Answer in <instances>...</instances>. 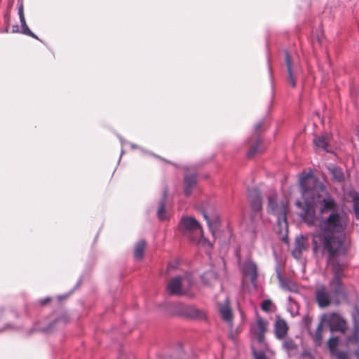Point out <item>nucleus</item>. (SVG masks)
<instances>
[{
    "label": "nucleus",
    "mask_w": 359,
    "mask_h": 359,
    "mask_svg": "<svg viewBox=\"0 0 359 359\" xmlns=\"http://www.w3.org/2000/svg\"><path fill=\"white\" fill-rule=\"evenodd\" d=\"M328 170L335 182L341 183L345 180L344 173L341 168L332 165L328 168Z\"/></svg>",
    "instance_id": "obj_20"
},
{
    "label": "nucleus",
    "mask_w": 359,
    "mask_h": 359,
    "mask_svg": "<svg viewBox=\"0 0 359 359\" xmlns=\"http://www.w3.org/2000/svg\"><path fill=\"white\" fill-rule=\"evenodd\" d=\"M306 250V239L303 236L297 237L294 241V249L292 250V256L296 259H299Z\"/></svg>",
    "instance_id": "obj_12"
},
{
    "label": "nucleus",
    "mask_w": 359,
    "mask_h": 359,
    "mask_svg": "<svg viewBox=\"0 0 359 359\" xmlns=\"http://www.w3.org/2000/svg\"><path fill=\"white\" fill-rule=\"evenodd\" d=\"M345 344L346 346L351 344L359 346V328L353 327L351 333L346 336Z\"/></svg>",
    "instance_id": "obj_19"
},
{
    "label": "nucleus",
    "mask_w": 359,
    "mask_h": 359,
    "mask_svg": "<svg viewBox=\"0 0 359 359\" xmlns=\"http://www.w3.org/2000/svg\"><path fill=\"white\" fill-rule=\"evenodd\" d=\"M272 302L269 299H266L262 302L261 304V309L266 312H269L271 310Z\"/></svg>",
    "instance_id": "obj_30"
},
{
    "label": "nucleus",
    "mask_w": 359,
    "mask_h": 359,
    "mask_svg": "<svg viewBox=\"0 0 359 359\" xmlns=\"http://www.w3.org/2000/svg\"><path fill=\"white\" fill-rule=\"evenodd\" d=\"M50 300H51L50 298L47 297V298L41 299L40 303H41V305H46V304L50 302Z\"/></svg>",
    "instance_id": "obj_36"
},
{
    "label": "nucleus",
    "mask_w": 359,
    "mask_h": 359,
    "mask_svg": "<svg viewBox=\"0 0 359 359\" xmlns=\"http://www.w3.org/2000/svg\"><path fill=\"white\" fill-rule=\"evenodd\" d=\"M278 278L280 285L283 290L290 292L297 291V285L294 282L282 277L280 274L278 275Z\"/></svg>",
    "instance_id": "obj_17"
},
{
    "label": "nucleus",
    "mask_w": 359,
    "mask_h": 359,
    "mask_svg": "<svg viewBox=\"0 0 359 359\" xmlns=\"http://www.w3.org/2000/svg\"><path fill=\"white\" fill-rule=\"evenodd\" d=\"M283 346L284 349L288 353L289 356L296 353L298 348V346L292 339L285 340L283 344Z\"/></svg>",
    "instance_id": "obj_25"
},
{
    "label": "nucleus",
    "mask_w": 359,
    "mask_h": 359,
    "mask_svg": "<svg viewBox=\"0 0 359 359\" xmlns=\"http://www.w3.org/2000/svg\"><path fill=\"white\" fill-rule=\"evenodd\" d=\"M69 321V316L67 313H64L62 314V316L61 317H60L59 318L56 319L53 323H62L63 324H65L67 323V322Z\"/></svg>",
    "instance_id": "obj_32"
},
{
    "label": "nucleus",
    "mask_w": 359,
    "mask_h": 359,
    "mask_svg": "<svg viewBox=\"0 0 359 359\" xmlns=\"http://www.w3.org/2000/svg\"><path fill=\"white\" fill-rule=\"evenodd\" d=\"M262 123L259 122V123H257L255 126V132L258 133L259 131V130L262 128Z\"/></svg>",
    "instance_id": "obj_37"
},
{
    "label": "nucleus",
    "mask_w": 359,
    "mask_h": 359,
    "mask_svg": "<svg viewBox=\"0 0 359 359\" xmlns=\"http://www.w3.org/2000/svg\"><path fill=\"white\" fill-rule=\"evenodd\" d=\"M219 311L222 319L227 322L229 325H232L233 314L230 307L226 305L222 306L220 307Z\"/></svg>",
    "instance_id": "obj_24"
},
{
    "label": "nucleus",
    "mask_w": 359,
    "mask_h": 359,
    "mask_svg": "<svg viewBox=\"0 0 359 359\" xmlns=\"http://www.w3.org/2000/svg\"><path fill=\"white\" fill-rule=\"evenodd\" d=\"M333 355L336 359H350L348 352L344 351L335 350Z\"/></svg>",
    "instance_id": "obj_28"
},
{
    "label": "nucleus",
    "mask_w": 359,
    "mask_h": 359,
    "mask_svg": "<svg viewBox=\"0 0 359 359\" xmlns=\"http://www.w3.org/2000/svg\"><path fill=\"white\" fill-rule=\"evenodd\" d=\"M167 198V191L163 193V197L159 201L158 207L157 210V215L161 220H164L167 218L166 211H165V203Z\"/></svg>",
    "instance_id": "obj_23"
},
{
    "label": "nucleus",
    "mask_w": 359,
    "mask_h": 359,
    "mask_svg": "<svg viewBox=\"0 0 359 359\" xmlns=\"http://www.w3.org/2000/svg\"><path fill=\"white\" fill-rule=\"evenodd\" d=\"M269 323L266 320L257 316L255 323L251 325V332L256 337L259 343L264 341V334L267 331Z\"/></svg>",
    "instance_id": "obj_8"
},
{
    "label": "nucleus",
    "mask_w": 359,
    "mask_h": 359,
    "mask_svg": "<svg viewBox=\"0 0 359 359\" xmlns=\"http://www.w3.org/2000/svg\"><path fill=\"white\" fill-rule=\"evenodd\" d=\"M22 33L27 35V36H32L33 38H35L36 39L37 37L35 36V34L29 29V28L28 27V26H25V27H23L22 28Z\"/></svg>",
    "instance_id": "obj_33"
},
{
    "label": "nucleus",
    "mask_w": 359,
    "mask_h": 359,
    "mask_svg": "<svg viewBox=\"0 0 359 359\" xmlns=\"http://www.w3.org/2000/svg\"><path fill=\"white\" fill-rule=\"evenodd\" d=\"M18 15H19V17H20V21H24V18H25V15H24V9H23V6L22 5H20V6L19 7Z\"/></svg>",
    "instance_id": "obj_35"
},
{
    "label": "nucleus",
    "mask_w": 359,
    "mask_h": 359,
    "mask_svg": "<svg viewBox=\"0 0 359 359\" xmlns=\"http://www.w3.org/2000/svg\"><path fill=\"white\" fill-rule=\"evenodd\" d=\"M355 355H356V357L358 358V359H359V350L355 351Z\"/></svg>",
    "instance_id": "obj_41"
},
{
    "label": "nucleus",
    "mask_w": 359,
    "mask_h": 359,
    "mask_svg": "<svg viewBox=\"0 0 359 359\" xmlns=\"http://www.w3.org/2000/svg\"><path fill=\"white\" fill-rule=\"evenodd\" d=\"M353 327L359 328V309H356L353 313Z\"/></svg>",
    "instance_id": "obj_31"
},
{
    "label": "nucleus",
    "mask_w": 359,
    "mask_h": 359,
    "mask_svg": "<svg viewBox=\"0 0 359 359\" xmlns=\"http://www.w3.org/2000/svg\"><path fill=\"white\" fill-rule=\"evenodd\" d=\"M268 201V208L277 216L278 222L280 224L282 222L287 223V203L283 201L278 203L276 194L269 196Z\"/></svg>",
    "instance_id": "obj_6"
},
{
    "label": "nucleus",
    "mask_w": 359,
    "mask_h": 359,
    "mask_svg": "<svg viewBox=\"0 0 359 359\" xmlns=\"http://www.w3.org/2000/svg\"><path fill=\"white\" fill-rule=\"evenodd\" d=\"M192 284L191 276L186 273L184 276L172 278L167 284V290L170 295L193 297L194 294L190 291Z\"/></svg>",
    "instance_id": "obj_3"
},
{
    "label": "nucleus",
    "mask_w": 359,
    "mask_h": 359,
    "mask_svg": "<svg viewBox=\"0 0 359 359\" xmlns=\"http://www.w3.org/2000/svg\"><path fill=\"white\" fill-rule=\"evenodd\" d=\"M328 211L332 213L320 219L318 225L319 230L313 235V251L327 255V262L332 266L334 274L332 279L341 280L344 276V267L334 258L345 254L344 232L349 219L346 212L330 197L323 199L320 204V212Z\"/></svg>",
    "instance_id": "obj_1"
},
{
    "label": "nucleus",
    "mask_w": 359,
    "mask_h": 359,
    "mask_svg": "<svg viewBox=\"0 0 359 359\" xmlns=\"http://www.w3.org/2000/svg\"><path fill=\"white\" fill-rule=\"evenodd\" d=\"M296 205H297V206L300 207V206H301V205H302V203H301V202L297 201V202L296 203Z\"/></svg>",
    "instance_id": "obj_42"
},
{
    "label": "nucleus",
    "mask_w": 359,
    "mask_h": 359,
    "mask_svg": "<svg viewBox=\"0 0 359 359\" xmlns=\"http://www.w3.org/2000/svg\"><path fill=\"white\" fill-rule=\"evenodd\" d=\"M196 176L195 174H187L184 178V191L186 196H189L196 186Z\"/></svg>",
    "instance_id": "obj_14"
},
{
    "label": "nucleus",
    "mask_w": 359,
    "mask_h": 359,
    "mask_svg": "<svg viewBox=\"0 0 359 359\" xmlns=\"http://www.w3.org/2000/svg\"><path fill=\"white\" fill-rule=\"evenodd\" d=\"M332 293L335 296H344L346 294L343 283L341 280L332 279L330 283Z\"/></svg>",
    "instance_id": "obj_18"
},
{
    "label": "nucleus",
    "mask_w": 359,
    "mask_h": 359,
    "mask_svg": "<svg viewBox=\"0 0 359 359\" xmlns=\"http://www.w3.org/2000/svg\"><path fill=\"white\" fill-rule=\"evenodd\" d=\"M323 322L321 320V322L318 324L313 335V340L316 346H320L322 344L323 331Z\"/></svg>",
    "instance_id": "obj_26"
},
{
    "label": "nucleus",
    "mask_w": 359,
    "mask_h": 359,
    "mask_svg": "<svg viewBox=\"0 0 359 359\" xmlns=\"http://www.w3.org/2000/svg\"><path fill=\"white\" fill-rule=\"evenodd\" d=\"M337 341L338 339L337 337H332L328 340L327 345L332 354L334 353V351L337 350L336 348L337 346Z\"/></svg>",
    "instance_id": "obj_29"
},
{
    "label": "nucleus",
    "mask_w": 359,
    "mask_h": 359,
    "mask_svg": "<svg viewBox=\"0 0 359 359\" xmlns=\"http://www.w3.org/2000/svg\"><path fill=\"white\" fill-rule=\"evenodd\" d=\"M248 201L251 208L255 212H259L262 208L261 193L257 188H252L248 191Z\"/></svg>",
    "instance_id": "obj_10"
},
{
    "label": "nucleus",
    "mask_w": 359,
    "mask_h": 359,
    "mask_svg": "<svg viewBox=\"0 0 359 359\" xmlns=\"http://www.w3.org/2000/svg\"><path fill=\"white\" fill-rule=\"evenodd\" d=\"M180 227L183 234L191 240L195 241L203 236V231L197 220L193 217H184L181 219Z\"/></svg>",
    "instance_id": "obj_4"
},
{
    "label": "nucleus",
    "mask_w": 359,
    "mask_h": 359,
    "mask_svg": "<svg viewBox=\"0 0 359 359\" xmlns=\"http://www.w3.org/2000/svg\"><path fill=\"white\" fill-rule=\"evenodd\" d=\"M147 243L144 240L139 241L134 247V257L135 259L141 260L144 257Z\"/></svg>",
    "instance_id": "obj_21"
},
{
    "label": "nucleus",
    "mask_w": 359,
    "mask_h": 359,
    "mask_svg": "<svg viewBox=\"0 0 359 359\" xmlns=\"http://www.w3.org/2000/svg\"><path fill=\"white\" fill-rule=\"evenodd\" d=\"M322 321L326 323L331 331L339 332L345 334L348 329V323L339 313L332 312L324 314Z\"/></svg>",
    "instance_id": "obj_5"
},
{
    "label": "nucleus",
    "mask_w": 359,
    "mask_h": 359,
    "mask_svg": "<svg viewBox=\"0 0 359 359\" xmlns=\"http://www.w3.org/2000/svg\"><path fill=\"white\" fill-rule=\"evenodd\" d=\"M204 217H205V220L207 221L208 224H209V226H210V229H212V226H211V224H210V223L209 222L208 217V216L205 214L204 215Z\"/></svg>",
    "instance_id": "obj_40"
},
{
    "label": "nucleus",
    "mask_w": 359,
    "mask_h": 359,
    "mask_svg": "<svg viewBox=\"0 0 359 359\" xmlns=\"http://www.w3.org/2000/svg\"><path fill=\"white\" fill-rule=\"evenodd\" d=\"M20 22H21L22 28L25 27V26H27V25L26 23L25 18H24V21H20Z\"/></svg>",
    "instance_id": "obj_39"
},
{
    "label": "nucleus",
    "mask_w": 359,
    "mask_h": 359,
    "mask_svg": "<svg viewBox=\"0 0 359 359\" xmlns=\"http://www.w3.org/2000/svg\"><path fill=\"white\" fill-rule=\"evenodd\" d=\"M175 268V265L170 263L168 265V271H170L172 269H174Z\"/></svg>",
    "instance_id": "obj_38"
},
{
    "label": "nucleus",
    "mask_w": 359,
    "mask_h": 359,
    "mask_svg": "<svg viewBox=\"0 0 359 359\" xmlns=\"http://www.w3.org/2000/svg\"><path fill=\"white\" fill-rule=\"evenodd\" d=\"M353 211L355 213V218L359 219V196L356 194L353 198Z\"/></svg>",
    "instance_id": "obj_27"
},
{
    "label": "nucleus",
    "mask_w": 359,
    "mask_h": 359,
    "mask_svg": "<svg viewBox=\"0 0 359 359\" xmlns=\"http://www.w3.org/2000/svg\"><path fill=\"white\" fill-rule=\"evenodd\" d=\"M285 62L287 67V81L288 84L295 88L297 86V79L301 72L298 65L294 64L288 51H285Z\"/></svg>",
    "instance_id": "obj_7"
},
{
    "label": "nucleus",
    "mask_w": 359,
    "mask_h": 359,
    "mask_svg": "<svg viewBox=\"0 0 359 359\" xmlns=\"http://www.w3.org/2000/svg\"><path fill=\"white\" fill-rule=\"evenodd\" d=\"M316 300L319 307L326 308L331 304L332 292L325 286L320 285L316 289Z\"/></svg>",
    "instance_id": "obj_9"
},
{
    "label": "nucleus",
    "mask_w": 359,
    "mask_h": 359,
    "mask_svg": "<svg viewBox=\"0 0 359 359\" xmlns=\"http://www.w3.org/2000/svg\"><path fill=\"white\" fill-rule=\"evenodd\" d=\"M288 329V325L284 319L278 318L275 322L274 330L278 339H283L287 335Z\"/></svg>",
    "instance_id": "obj_13"
},
{
    "label": "nucleus",
    "mask_w": 359,
    "mask_h": 359,
    "mask_svg": "<svg viewBox=\"0 0 359 359\" xmlns=\"http://www.w3.org/2000/svg\"><path fill=\"white\" fill-rule=\"evenodd\" d=\"M313 144L317 149L330 152V137L327 135L316 136Z\"/></svg>",
    "instance_id": "obj_16"
},
{
    "label": "nucleus",
    "mask_w": 359,
    "mask_h": 359,
    "mask_svg": "<svg viewBox=\"0 0 359 359\" xmlns=\"http://www.w3.org/2000/svg\"><path fill=\"white\" fill-rule=\"evenodd\" d=\"M255 359H266V355L264 352H255L254 353Z\"/></svg>",
    "instance_id": "obj_34"
},
{
    "label": "nucleus",
    "mask_w": 359,
    "mask_h": 359,
    "mask_svg": "<svg viewBox=\"0 0 359 359\" xmlns=\"http://www.w3.org/2000/svg\"><path fill=\"white\" fill-rule=\"evenodd\" d=\"M182 313L190 318L203 319L205 318V313L193 306H186L182 309Z\"/></svg>",
    "instance_id": "obj_15"
},
{
    "label": "nucleus",
    "mask_w": 359,
    "mask_h": 359,
    "mask_svg": "<svg viewBox=\"0 0 359 359\" xmlns=\"http://www.w3.org/2000/svg\"><path fill=\"white\" fill-rule=\"evenodd\" d=\"M299 186L301 189L302 198L304 199L306 204V210L302 215L303 219L309 226L313 225L316 219V212L313 207H311L312 203H316V206L320 211V202L327 198H332L336 203L335 199L327 193L325 196L321 197L319 192L324 191L325 189V186L319 182L318 180L313 176L311 171L309 172H303L299 177ZM323 215L322 212H319ZM330 212L328 216L332 213V211L325 212ZM325 214V212H323Z\"/></svg>",
    "instance_id": "obj_2"
},
{
    "label": "nucleus",
    "mask_w": 359,
    "mask_h": 359,
    "mask_svg": "<svg viewBox=\"0 0 359 359\" xmlns=\"http://www.w3.org/2000/svg\"><path fill=\"white\" fill-rule=\"evenodd\" d=\"M243 273L245 277H249L252 284L257 281L258 276L257 264L251 260H247L243 266Z\"/></svg>",
    "instance_id": "obj_11"
},
{
    "label": "nucleus",
    "mask_w": 359,
    "mask_h": 359,
    "mask_svg": "<svg viewBox=\"0 0 359 359\" xmlns=\"http://www.w3.org/2000/svg\"><path fill=\"white\" fill-rule=\"evenodd\" d=\"M252 141L247 156L248 158H252L256 154L260 152L261 140L259 137H255Z\"/></svg>",
    "instance_id": "obj_22"
}]
</instances>
